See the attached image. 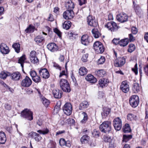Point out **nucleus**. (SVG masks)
I'll use <instances>...</instances> for the list:
<instances>
[{
	"label": "nucleus",
	"instance_id": "nucleus-1",
	"mask_svg": "<svg viewBox=\"0 0 148 148\" xmlns=\"http://www.w3.org/2000/svg\"><path fill=\"white\" fill-rule=\"evenodd\" d=\"M99 129L102 132L109 133L111 130V122L109 121L103 122L100 125Z\"/></svg>",
	"mask_w": 148,
	"mask_h": 148
},
{
	"label": "nucleus",
	"instance_id": "nucleus-2",
	"mask_svg": "<svg viewBox=\"0 0 148 148\" xmlns=\"http://www.w3.org/2000/svg\"><path fill=\"white\" fill-rule=\"evenodd\" d=\"M60 85L61 89L66 92H69L71 91V88L68 81L65 79H61L60 80Z\"/></svg>",
	"mask_w": 148,
	"mask_h": 148
},
{
	"label": "nucleus",
	"instance_id": "nucleus-3",
	"mask_svg": "<svg viewBox=\"0 0 148 148\" xmlns=\"http://www.w3.org/2000/svg\"><path fill=\"white\" fill-rule=\"evenodd\" d=\"M21 116L29 120L33 119V113L29 109L26 108L23 110L21 112Z\"/></svg>",
	"mask_w": 148,
	"mask_h": 148
},
{
	"label": "nucleus",
	"instance_id": "nucleus-4",
	"mask_svg": "<svg viewBox=\"0 0 148 148\" xmlns=\"http://www.w3.org/2000/svg\"><path fill=\"white\" fill-rule=\"evenodd\" d=\"M94 49L97 53H101L104 51V47L102 43L99 41L95 42L93 44Z\"/></svg>",
	"mask_w": 148,
	"mask_h": 148
},
{
	"label": "nucleus",
	"instance_id": "nucleus-5",
	"mask_svg": "<svg viewBox=\"0 0 148 148\" xmlns=\"http://www.w3.org/2000/svg\"><path fill=\"white\" fill-rule=\"evenodd\" d=\"M129 102L130 105L132 107L134 108L136 107L139 103L138 97L136 95L131 96L130 98Z\"/></svg>",
	"mask_w": 148,
	"mask_h": 148
},
{
	"label": "nucleus",
	"instance_id": "nucleus-6",
	"mask_svg": "<svg viewBox=\"0 0 148 148\" xmlns=\"http://www.w3.org/2000/svg\"><path fill=\"white\" fill-rule=\"evenodd\" d=\"M105 26L111 32L116 31L120 27L116 23L113 21L108 22L105 25Z\"/></svg>",
	"mask_w": 148,
	"mask_h": 148
},
{
	"label": "nucleus",
	"instance_id": "nucleus-7",
	"mask_svg": "<svg viewBox=\"0 0 148 148\" xmlns=\"http://www.w3.org/2000/svg\"><path fill=\"white\" fill-rule=\"evenodd\" d=\"M113 124L115 130L117 131L120 130L122 126L121 119L119 117L115 118L113 120Z\"/></svg>",
	"mask_w": 148,
	"mask_h": 148
},
{
	"label": "nucleus",
	"instance_id": "nucleus-8",
	"mask_svg": "<svg viewBox=\"0 0 148 148\" xmlns=\"http://www.w3.org/2000/svg\"><path fill=\"white\" fill-rule=\"evenodd\" d=\"M87 22L89 25L96 27L98 25V23L95 17L89 15L87 18Z\"/></svg>",
	"mask_w": 148,
	"mask_h": 148
},
{
	"label": "nucleus",
	"instance_id": "nucleus-9",
	"mask_svg": "<svg viewBox=\"0 0 148 148\" xmlns=\"http://www.w3.org/2000/svg\"><path fill=\"white\" fill-rule=\"evenodd\" d=\"M64 113L67 115H70L72 113V107L70 103H66L64 106L63 108Z\"/></svg>",
	"mask_w": 148,
	"mask_h": 148
},
{
	"label": "nucleus",
	"instance_id": "nucleus-10",
	"mask_svg": "<svg viewBox=\"0 0 148 148\" xmlns=\"http://www.w3.org/2000/svg\"><path fill=\"white\" fill-rule=\"evenodd\" d=\"M92 41L91 37H89L87 35H83L81 38V42L82 44L85 45H87L89 42Z\"/></svg>",
	"mask_w": 148,
	"mask_h": 148
},
{
	"label": "nucleus",
	"instance_id": "nucleus-11",
	"mask_svg": "<svg viewBox=\"0 0 148 148\" xmlns=\"http://www.w3.org/2000/svg\"><path fill=\"white\" fill-rule=\"evenodd\" d=\"M74 14L73 10H67L64 12L63 14V16L66 19H69L72 18L74 16Z\"/></svg>",
	"mask_w": 148,
	"mask_h": 148
},
{
	"label": "nucleus",
	"instance_id": "nucleus-12",
	"mask_svg": "<svg viewBox=\"0 0 148 148\" xmlns=\"http://www.w3.org/2000/svg\"><path fill=\"white\" fill-rule=\"evenodd\" d=\"M128 16L126 14L122 13L117 15L116 19L118 21L122 23L127 21Z\"/></svg>",
	"mask_w": 148,
	"mask_h": 148
},
{
	"label": "nucleus",
	"instance_id": "nucleus-13",
	"mask_svg": "<svg viewBox=\"0 0 148 148\" xmlns=\"http://www.w3.org/2000/svg\"><path fill=\"white\" fill-rule=\"evenodd\" d=\"M125 59L124 57H119L115 60L114 65L116 67H121L125 64Z\"/></svg>",
	"mask_w": 148,
	"mask_h": 148
},
{
	"label": "nucleus",
	"instance_id": "nucleus-14",
	"mask_svg": "<svg viewBox=\"0 0 148 148\" xmlns=\"http://www.w3.org/2000/svg\"><path fill=\"white\" fill-rule=\"evenodd\" d=\"M120 89L125 93H127L129 91V85L127 81H123L121 83L120 86Z\"/></svg>",
	"mask_w": 148,
	"mask_h": 148
},
{
	"label": "nucleus",
	"instance_id": "nucleus-15",
	"mask_svg": "<svg viewBox=\"0 0 148 148\" xmlns=\"http://www.w3.org/2000/svg\"><path fill=\"white\" fill-rule=\"evenodd\" d=\"M32 84L31 79L28 76H26L21 82V85L24 87H27L30 86Z\"/></svg>",
	"mask_w": 148,
	"mask_h": 148
},
{
	"label": "nucleus",
	"instance_id": "nucleus-16",
	"mask_svg": "<svg viewBox=\"0 0 148 148\" xmlns=\"http://www.w3.org/2000/svg\"><path fill=\"white\" fill-rule=\"evenodd\" d=\"M39 73L44 78L47 79L49 77V72L45 68L41 69L39 71Z\"/></svg>",
	"mask_w": 148,
	"mask_h": 148
},
{
	"label": "nucleus",
	"instance_id": "nucleus-17",
	"mask_svg": "<svg viewBox=\"0 0 148 148\" xmlns=\"http://www.w3.org/2000/svg\"><path fill=\"white\" fill-rule=\"evenodd\" d=\"M29 137L34 138L36 142H39L42 139L41 137L38 134L34 132H31L28 134Z\"/></svg>",
	"mask_w": 148,
	"mask_h": 148
},
{
	"label": "nucleus",
	"instance_id": "nucleus-18",
	"mask_svg": "<svg viewBox=\"0 0 148 148\" xmlns=\"http://www.w3.org/2000/svg\"><path fill=\"white\" fill-rule=\"evenodd\" d=\"M0 51L2 54H6L9 53L10 50L6 45L2 43L0 45Z\"/></svg>",
	"mask_w": 148,
	"mask_h": 148
},
{
	"label": "nucleus",
	"instance_id": "nucleus-19",
	"mask_svg": "<svg viewBox=\"0 0 148 148\" xmlns=\"http://www.w3.org/2000/svg\"><path fill=\"white\" fill-rule=\"evenodd\" d=\"M48 49L51 52H54L58 50V47L54 43L48 44L47 46Z\"/></svg>",
	"mask_w": 148,
	"mask_h": 148
},
{
	"label": "nucleus",
	"instance_id": "nucleus-20",
	"mask_svg": "<svg viewBox=\"0 0 148 148\" xmlns=\"http://www.w3.org/2000/svg\"><path fill=\"white\" fill-rule=\"evenodd\" d=\"M53 94L55 98L60 99L62 97V92L61 90L58 89H55L53 91Z\"/></svg>",
	"mask_w": 148,
	"mask_h": 148
},
{
	"label": "nucleus",
	"instance_id": "nucleus-21",
	"mask_svg": "<svg viewBox=\"0 0 148 148\" xmlns=\"http://www.w3.org/2000/svg\"><path fill=\"white\" fill-rule=\"evenodd\" d=\"M21 77V75L18 72H14L11 75V78L12 79L15 81L19 80Z\"/></svg>",
	"mask_w": 148,
	"mask_h": 148
},
{
	"label": "nucleus",
	"instance_id": "nucleus-22",
	"mask_svg": "<svg viewBox=\"0 0 148 148\" xmlns=\"http://www.w3.org/2000/svg\"><path fill=\"white\" fill-rule=\"evenodd\" d=\"M110 112V109L108 108L104 107L103 108V111L101 112L102 116L103 118H106Z\"/></svg>",
	"mask_w": 148,
	"mask_h": 148
},
{
	"label": "nucleus",
	"instance_id": "nucleus-23",
	"mask_svg": "<svg viewBox=\"0 0 148 148\" xmlns=\"http://www.w3.org/2000/svg\"><path fill=\"white\" fill-rule=\"evenodd\" d=\"M85 79L90 83H94L97 81V79L91 74H88L85 77Z\"/></svg>",
	"mask_w": 148,
	"mask_h": 148
},
{
	"label": "nucleus",
	"instance_id": "nucleus-24",
	"mask_svg": "<svg viewBox=\"0 0 148 148\" xmlns=\"http://www.w3.org/2000/svg\"><path fill=\"white\" fill-rule=\"evenodd\" d=\"M108 83V81L106 78L100 79L99 82V84L102 88L106 86Z\"/></svg>",
	"mask_w": 148,
	"mask_h": 148
},
{
	"label": "nucleus",
	"instance_id": "nucleus-25",
	"mask_svg": "<svg viewBox=\"0 0 148 148\" xmlns=\"http://www.w3.org/2000/svg\"><path fill=\"white\" fill-rule=\"evenodd\" d=\"M140 87L138 83L136 82L134 83L132 88L133 91L135 93L138 92L140 90Z\"/></svg>",
	"mask_w": 148,
	"mask_h": 148
},
{
	"label": "nucleus",
	"instance_id": "nucleus-26",
	"mask_svg": "<svg viewBox=\"0 0 148 148\" xmlns=\"http://www.w3.org/2000/svg\"><path fill=\"white\" fill-rule=\"evenodd\" d=\"M89 106L88 102L86 101H82L79 105V108L80 110H83L87 108Z\"/></svg>",
	"mask_w": 148,
	"mask_h": 148
},
{
	"label": "nucleus",
	"instance_id": "nucleus-27",
	"mask_svg": "<svg viewBox=\"0 0 148 148\" xmlns=\"http://www.w3.org/2000/svg\"><path fill=\"white\" fill-rule=\"evenodd\" d=\"M66 6L67 10H73L74 8V3L71 1H70L67 2L66 4Z\"/></svg>",
	"mask_w": 148,
	"mask_h": 148
},
{
	"label": "nucleus",
	"instance_id": "nucleus-28",
	"mask_svg": "<svg viewBox=\"0 0 148 148\" xmlns=\"http://www.w3.org/2000/svg\"><path fill=\"white\" fill-rule=\"evenodd\" d=\"M6 140L5 134L3 132H0V143L4 144Z\"/></svg>",
	"mask_w": 148,
	"mask_h": 148
},
{
	"label": "nucleus",
	"instance_id": "nucleus-29",
	"mask_svg": "<svg viewBox=\"0 0 148 148\" xmlns=\"http://www.w3.org/2000/svg\"><path fill=\"white\" fill-rule=\"evenodd\" d=\"M45 38L43 36L41 35L37 36L34 39L35 42L37 43H42L44 40Z\"/></svg>",
	"mask_w": 148,
	"mask_h": 148
},
{
	"label": "nucleus",
	"instance_id": "nucleus-30",
	"mask_svg": "<svg viewBox=\"0 0 148 148\" xmlns=\"http://www.w3.org/2000/svg\"><path fill=\"white\" fill-rule=\"evenodd\" d=\"M95 74L99 77H103L106 74V72L103 70L96 71Z\"/></svg>",
	"mask_w": 148,
	"mask_h": 148
},
{
	"label": "nucleus",
	"instance_id": "nucleus-31",
	"mask_svg": "<svg viewBox=\"0 0 148 148\" xmlns=\"http://www.w3.org/2000/svg\"><path fill=\"white\" fill-rule=\"evenodd\" d=\"M89 138L90 137L86 135H83L81 138L80 141L82 144L86 143L88 142Z\"/></svg>",
	"mask_w": 148,
	"mask_h": 148
},
{
	"label": "nucleus",
	"instance_id": "nucleus-32",
	"mask_svg": "<svg viewBox=\"0 0 148 148\" xmlns=\"http://www.w3.org/2000/svg\"><path fill=\"white\" fill-rule=\"evenodd\" d=\"M93 36L95 38H98L101 35V33L97 29H94L92 30Z\"/></svg>",
	"mask_w": 148,
	"mask_h": 148
},
{
	"label": "nucleus",
	"instance_id": "nucleus-33",
	"mask_svg": "<svg viewBox=\"0 0 148 148\" xmlns=\"http://www.w3.org/2000/svg\"><path fill=\"white\" fill-rule=\"evenodd\" d=\"M87 72V69L84 67H82L79 69V73L80 75L84 76L86 74Z\"/></svg>",
	"mask_w": 148,
	"mask_h": 148
},
{
	"label": "nucleus",
	"instance_id": "nucleus-34",
	"mask_svg": "<svg viewBox=\"0 0 148 148\" xmlns=\"http://www.w3.org/2000/svg\"><path fill=\"white\" fill-rule=\"evenodd\" d=\"M134 5V7L137 14L139 15L142 12V10L139 6L138 5L134 4V2H133Z\"/></svg>",
	"mask_w": 148,
	"mask_h": 148
},
{
	"label": "nucleus",
	"instance_id": "nucleus-35",
	"mask_svg": "<svg viewBox=\"0 0 148 148\" xmlns=\"http://www.w3.org/2000/svg\"><path fill=\"white\" fill-rule=\"evenodd\" d=\"M137 119L136 115L132 114H129L127 116V119L130 121H132L134 120H136Z\"/></svg>",
	"mask_w": 148,
	"mask_h": 148
},
{
	"label": "nucleus",
	"instance_id": "nucleus-36",
	"mask_svg": "<svg viewBox=\"0 0 148 148\" xmlns=\"http://www.w3.org/2000/svg\"><path fill=\"white\" fill-rule=\"evenodd\" d=\"M71 22L69 21L64 22L63 24V28L66 30H68L69 29L71 26Z\"/></svg>",
	"mask_w": 148,
	"mask_h": 148
},
{
	"label": "nucleus",
	"instance_id": "nucleus-37",
	"mask_svg": "<svg viewBox=\"0 0 148 148\" xmlns=\"http://www.w3.org/2000/svg\"><path fill=\"white\" fill-rule=\"evenodd\" d=\"M128 42L129 40L128 39L121 40L120 41L119 45L121 46L125 47L128 44Z\"/></svg>",
	"mask_w": 148,
	"mask_h": 148
},
{
	"label": "nucleus",
	"instance_id": "nucleus-38",
	"mask_svg": "<svg viewBox=\"0 0 148 148\" xmlns=\"http://www.w3.org/2000/svg\"><path fill=\"white\" fill-rule=\"evenodd\" d=\"M25 59V55H23L18 60V63L21 64L22 68H23V63Z\"/></svg>",
	"mask_w": 148,
	"mask_h": 148
},
{
	"label": "nucleus",
	"instance_id": "nucleus-39",
	"mask_svg": "<svg viewBox=\"0 0 148 148\" xmlns=\"http://www.w3.org/2000/svg\"><path fill=\"white\" fill-rule=\"evenodd\" d=\"M35 28V27L34 26L30 25L28 27L25 29V32L26 33L33 32L34 31Z\"/></svg>",
	"mask_w": 148,
	"mask_h": 148
},
{
	"label": "nucleus",
	"instance_id": "nucleus-40",
	"mask_svg": "<svg viewBox=\"0 0 148 148\" xmlns=\"http://www.w3.org/2000/svg\"><path fill=\"white\" fill-rule=\"evenodd\" d=\"M20 44L18 43H16L12 45V47L17 53H19L20 50Z\"/></svg>",
	"mask_w": 148,
	"mask_h": 148
},
{
	"label": "nucleus",
	"instance_id": "nucleus-41",
	"mask_svg": "<svg viewBox=\"0 0 148 148\" xmlns=\"http://www.w3.org/2000/svg\"><path fill=\"white\" fill-rule=\"evenodd\" d=\"M123 131L125 133H127L130 132V128L129 124H125V126L123 127Z\"/></svg>",
	"mask_w": 148,
	"mask_h": 148
},
{
	"label": "nucleus",
	"instance_id": "nucleus-42",
	"mask_svg": "<svg viewBox=\"0 0 148 148\" xmlns=\"http://www.w3.org/2000/svg\"><path fill=\"white\" fill-rule=\"evenodd\" d=\"M132 138V136L131 135L125 134L123 135V141L127 142Z\"/></svg>",
	"mask_w": 148,
	"mask_h": 148
},
{
	"label": "nucleus",
	"instance_id": "nucleus-43",
	"mask_svg": "<svg viewBox=\"0 0 148 148\" xmlns=\"http://www.w3.org/2000/svg\"><path fill=\"white\" fill-rule=\"evenodd\" d=\"M41 101L42 103L45 107H47L49 104V100L44 97H43L41 98Z\"/></svg>",
	"mask_w": 148,
	"mask_h": 148
},
{
	"label": "nucleus",
	"instance_id": "nucleus-44",
	"mask_svg": "<svg viewBox=\"0 0 148 148\" xmlns=\"http://www.w3.org/2000/svg\"><path fill=\"white\" fill-rule=\"evenodd\" d=\"M83 115L84 116L83 118L81 121V122L82 124L85 123L88 120V115L85 112L82 113Z\"/></svg>",
	"mask_w": 148,
	"mask_h": 148
},
{
	"label": "nucleus",
	"instance_id": "nucleus-45",
	"mask_svg": "<svg viewBox=\"0 0 148 148\" xmlns=\"http://www.w3.org/2000/svg\"><path fill=\"white\" fill-rule=\"evenodd\" d=\"M56 143L53 141H50L47 145V147L48 148H56Z\"/></svg>",
	"mask_w": 148,
	"mask_h": 148
},
{
	"label": "nucleus",
	"instance_id": "nucleus-46",
	"mask_svg": "<svg viewBox=\"0 0 148 148\" xmlns=\"http://www.w3.org/2000/svg\"><path fill=\"white\" fill-rule=\"evenodd\" d=\"M37 132L40 134L45 135L48 134L49 132V131L48 129L46 128L43 130H39L37 131Z\"/></svg>",
	"mask_w": 148,
	"mask_h": 148
},
{
	"label": "nucleus",
	"instance_id": "nucleus-47",
	"mask_svg": "<svg viewBox=\"0 0 148 148\" xmlns=\"http://www.w3.org/2000/svg\"><path fill=\"white\" fill-rule=\"evenodd\" d=\"M100 132L96 129L93 130L92 134V136L95 137L97 138L99 136Z\"/></svg>",
	"mask_w": 148,
	"mask_h": 148
},
{
	"label": "nucleus",
	"instance_id": "nucleus-48",
	"mask_svg": "<svg viewBox=\"0 0 148 148\" xmlns=\"http://www.w3.org/2000/svg\"><path fill=\"white\" fill-rule=\"evenodd\" d=\"M129 48L128 49V51L130 53L132 52L135 48V45L132 44L129 45Z\"/></svg>",
	"mask_w": 148,
	"mask_h": 148
},
{
	"label": "nucleus",
	"instance_id": "nucleus-49",
	"mask_svg": "<svg viewBox=\"0 0 148 148\" xmlns=\"http://www.w3.org/2000/svg\"><path fill=\"white\" fill-rule=\"evenodd\" d=\"M33 81L36 83H39L40 82L41 79L39 76L37 75H36L32 78Z\"/></svg>",
	"mask_w": 148,
	"mask_h": 148
},
{
	"label": "nucleus",
	"instance_id": "nucleus-50",
	"mask_svg": "<svg viewBox=\"0 0 148 148\" xmlns=\"http://www.w3.org/2000/svg\"><path fill=\"white\" fill-rule=\"evenodd\" d=\"M103 140L105 142L109 143H110L112 141L111 137L107 135H105L103 137Z\"/></svg>",
	"mask_w": 148,
	"mask_h": 148
},
{
	"label": "nucleus",
	"instance_id": "nucleus-51",
	"mask_svg": "<svg viewBox=\"0 0 148 148\" xmlns=\"http://www.w3.org/2000/svg\"><path fill=\"white\" fill-rule=\"evenodd\" d=\"M36 52L34 51H32L29 54V58L30 59H32L35 57H36Z\"/></svg>",
	"mask_w": 148,
	"mask_h": 148
},
{
	"label": "nucleus",
	"instance_id": "nucleus-52",
	"mask_svg": "<svg viewBox=\"0 0 148 148\" xmlns=\"http://www.w3.org/2000/svg\"><path fill=\"white\" fill-rule=\"evenodd\" d=\"M88 56V54L86 53L83 55L82 58V60L84 62H86L87 60V58Z\"/></svg>",
	"mask_w": 148,
	"mask_h": 148
},
{
	"label": "nucleus",
	"instance_id": "nucleus-53",
	"mask_svg": "<svg viewBox=\"0 0 148 148\" xmlns=\"http://www.w3.org/2000/svg\"><path fill=\"white\" fill-rule=\"evenodd\" d=\"M105 61V58L103 56H101V58L98 60L97 62L98 64H103Z\"/></svg>",
	"mask_w": 148,
	"mask_h": 148
},
{
	"label": "nucleus",
	"instance_id": "nucleus-54",
	"mask_svg": "<svg viewBox=\"0 0 148 148\" xmlns=\"http://www.w3.org/2000/svg\"><path fill=\"white\" fill-rule=\"evenodd\" d=\"M7 76V74L4 72H2L0 73V77L2 79H5Z\"/></svg>",
	"mask_w": 148,
	"mask_h": 148
},
{
	"label": "nucleus",
	"instance_id": "nucleus-55",
	"mask_svg": "<svg viewBox=\"0 0 148 148\" xmlns=\"http://www.w3.org/2000/svg\"><path fill=\"white\" fill-rule=\"evenodd\" d=\"M59 143L60 145L61 146H63L65 145L66 144V141L64 138H62L60 139Z\"/></svg>",
	"mask_w": 148,
	"mask_h": 148
},
{
	"label": "nucleus",
	"instance_id": "nucleus-56",
	"mask_svg": "<svg viewBox=\"0 0 148 148\" xmlns=\"http://www.w3.org/2000/svg\"><path fill=\"white\" fill-rule=\"evenodd\" d=\"M30 60L31 62L34 64L37 63L38 62V60L37 57L31 59Z\"/></svg>",
	"mask_w": 148,
	"mask_h": 148
},
{
	"label": "nucleus",
	"instance_id": "nucleus-57",
	"mask_svg": "<svg viewBox=\"0 0 148 148\" xmlns=\"http://www.w3.org/2000/svg\"><path fill=\"white\" fill-rule=\"evenodd\" d=\"M144 71L145 74L148 76V64L144 66Z\"/></svg>",
	"mask_w": 148,
	"mask_h": 148
},
{
	"label": "nucleus",
	"instance_id": "nucleus-58",
	"mask_svg": "<svg viewBox=\"0 0 148 148\" xmlns=\"http://www.w3.org/2000/svg\"><path fill=\"white\" fill-rule=\"evenodd\" d=\"M54 32L56 34L60 37H61V33L58 29L57 28H55L54 29Z\"/></svg>",
	"mask_w": 148,
	"mask_h": 148
},
{
	"label": "nucleus",
	"instance_id": "nucleus-59",
	"mask_svg": "<svg viewBox=\"0 0 148 148\" xmlns=\"http://www.w3.org/2000/svg\"><path fill=\"white\" fill-rule=\"evenodd\" d=\"M132 34H135L137 33V29L135 27H133L132 28Z\"/></svg>",
	"mask_w": 148,
	"mask_h": 148
},
{
	"label": "nucleus",
	"instance_id": "nucleus-60",
	"mask_svg": "<svg viewBox=\"0 0 148 148\" xmlns=\"http://www.w3.org/2000/svg\"><path fill=\"white\" fill-rule=\"evenodd\" d=\"M30 76L32 77V78H33L36 75H37L36 72L34 71H31L30 72Z\"/></svg>",
	"mask_w": 148,
	"mask_h": 148
},
{
	"label": "nucleus",
	"instance_id": "nucleus-61",
	"mask_svg": "<svg viewBox=\"0 0 148 148\" xmlns=\"http://www.w3.org/2000/svg\"><path fill=\"white\" fill-rule=\"evenodd\" d=\"M4 107L6 109L8 110H10L11 109V106L7 103L4 104Z\"/></svg>",
	"mask_w": 148,
	"mask_h": 148
},
{
	"label": "nucleus",
	"instance_id": "nucleus-62",
	"mask_svg": "<svg viewBox=\"0 0 148 148\" xmlns=\"http://www.w3.org/2000/svg\"><path fill=\"white\" fill-rule=\"evenodd\" d=\"M119 39H115L114 38L112 41V42L115 45H117L119 44Z\"/></svg>",
	"mask_w": 148,
	"mask_h": 148
},
{
	"label": "nucleus",
	"instance_id": "nucleus-63",
	"mask_svg": "<svg viewBox=\"0 0 148 148\" xmlns=\"http://www.w3.org/2000/svg\"><path fill=\"white\" fill-rule=\"evenodd\" d=\"M59 60L61 62H64V57L63 55L60 54L59 58Z\"/></svg>",
	"mask_w": 148,
	"mask_h": 148
},
{
	"label": "nucleus",
	"instance_id": "nucleus-64",
	"mask_svg": "<svg viewBox=\"0 0 148 148\" xmlns=\"http://www.w3.org/2000/svg\"><path fill=\"white\" fill-rule=\"evenodd\" d=\"M79 4L80 5L85 4L86 2V0H78Z\"/></svg>",
	"mask_w": 148,
	"mask_h": 148
}]
</instances>
